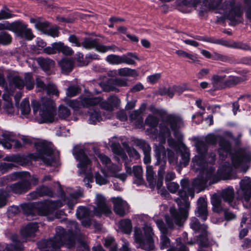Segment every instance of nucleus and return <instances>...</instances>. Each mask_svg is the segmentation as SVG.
I'll return each instance as SVG.
<instances>
[{"mask_svg": "<svg viewBox=\"0 0 251 251\" xmlns=\"http://www.w3.org/2000/svg\"><path fill=\"white\" fill-rule=\"evenodd\" d=\"M97 56L96 55L88 54L84 58L83 54L78 52L75 54V59L77 61L78 66H83L88 65L89 62V59H97Z\"/></svg>", "mask_w": 251, "mask_h": 251, "instance_id": "33", "label": "nucleus"}, {"mask_svg": "<svg viewBox=\"0 0 251 251\" xmlns=\"http://www.w3.org/2000/svg\"><path fill=\"white\" fill-rule=\"evenodd\" d=\"M118 75L121 76H130L137 75L135 70L128 68H123L118 70Z\"/></svg>", "mask_w": 251, "mask_h": 251, "instance_id": "48", "label": "nucleus"}, {"mask_svg": "<svg viewBox=\"0 0 251 251\" xmlns=\"http://www.w3.org/2000/svg\"><path fill=\"white\" fill-rule=\"evenodd\" d=\"M213 60L216 61H221L224 62H229L231 61L230 57L217 52H213Z\"/></svg>", "mask_w": 251, "mask_h": 251, "instance_id": "56", "label": "nucleus"}, {"mask_svg": "<svg viewBox=\"0 0 251 251\" xmlns=\"http://www.w3.org/2000/svg\"><path fill=\"white\" fill-rule=\"evenodd\" d=\"M14 33L17 36L24 38L27 40H31L34 37L31 29L28 28L27 25L22 21H17Z\"/></svg>", "mask_w": 251, "mask_h": 251, "instance_id": "19", "label": "nucleus"}, {"mask_svg": "<svg viewBox=\"0 0 251 251\" xmlns=\"http://www.w3.org/2000/svg\"><path fill=\"white\" fill-rule=\"evenodd\" d=\"M144 234L139 227H135L134 231V241L137 244V247L144 250L150 251L154 248L152 239L153 233L151 227L145 224L143 227Z\"/></svg>", "mask_w": 251, "mask_h": 251, "instance_id": "9", "label": "nucleus"}, {"mask_svg": "<svg viewBox=\"0 0 251 251\" xmlns=\"http://www.w3.org/2000/svg\"><path fill=\"white\" fill-rule=\"evenodd\" d=\"M4 103L3 108L4 111L8 114H13L15 108L12 103V99L9 96L3 95Z\"/></svg>", "mask_w": 251, "mask_h": 251, "instance_id": "36", "label": "nucleus"}, {"mask_svg": "<svg viewBox=\"0 0 251 251\" xmlns=\"http://www.w3.org/2000/svg\"><path fill=\"white\" fill-rule=\"evenodd\" d=\"M21 113L23 116L26 117L30 112L29 102L28 100L25 99L21 104Z\"/></svg>", "mask_w": 251, "mask_h": 251, "instance_id": "53", "label": "nucleus"}, {"mask_svg": "<svg viewBox=\"0 0 251 251\" xmlns=\"http://www.w3.org/2000/svg\"><path fill=\"white\" fill-rule=\"evenodd\" d=\"M38 229V226L37 223H31L21 229V233L22 237L27 240L32 238L35 236V232Z\"/></svg>", "mask_w": 251, "mask_h": 251, "instance_id": "23", "label": "nucleus"}, {"mask_svg": "<svg viewBox=\"0 0 251 251\" xmlns=\"http://www.w3.org/2000/svg\"><path fill=\"white\" fill-rule=\"evenodd\" d=\"M82 196V193L80 190L73 193H70L64 201L66 202L68 207L72 209L77 202V200Z\"/></svg>", "mask_w": 251, "mask_h": 251, "instance_id": "29", "label": "nucleus"}, {"mask_svg": "<svg viewBox=\"0 0 251 251\" xmlns=\"http://www.w3.org/2000/svg\"><path fill=\"white\" fill-rule=\"evenodd\" d=\"M223 46L228 48L239 49L245 50H251V48L246 43L230 40H224Z\"/></svg>", "mask_w": 251, "mask_h": 251, "instance_id": "28", "label": "nucleus"}, {"mask_svg": "<svg viewBox=\"0 0 251 251\" xmlns=\"http://www.w3.org/2000/svg\"><path fill=\"white\" fill-rule=\"evenodd\" d=\"M77 218L81 220L82 225L85 227H88L90 226L91 222L89 218L90 212L85 207H79L78 208L76 213Z\"/></svg>", "mask_w": 251, "mask_h": 251, "instance_id": "22", "label": "nucleus"}, {"mask_svg": "<svg viewBox=\"0 0 251 251\" xmlns=\"http://www.w3.org/2000/svg\"><path fill=\"white\" fill-rule=\"evenodd\" d=\"M140 145L141 148H143L144 157V162L145 164H148L151 162V156L150 152L151 151V148L148 144L146 143L144 141H140Z\"/></svg>", "mask_w": 251, "mask_h": 251, "instance_id": "40", "label": "nucleus"}, {"mask_svg": "<svg viewBox=\"0 0 251 251\" xmlns=\"http://www.w3.org/2000/svg\"><path fill=\"white\" fill-rule=\"evenodd\" d=\"M247 78L245 76L239 77L237 76L229 75L225 79L224 86L226 87H231L245 81Z\"/></svg>", "mask_w": 251, "mask_h": 251, "instance_id": "30", "label": "nucleus"}, {"mask_svg": "<svg viewBox=\"0 0 251 251\" xmlns=\"http://www.w3.org/2000/svg\"><path fill=\"white\" fill-rule=\"evenodd\" d=\"M226 78V75H215L212 76L211 83L214 90L225 87L224 81Z\"/></svg>", "mask_w": 251, "mask_h": 251, "instance_id": "31", "label": "nucleus"}, {"mask_svg": "<svg viewBox=\"0 0 251 251\" xmlns=\"http://www.w3.org/2000/svg\"><path fill=\"white\" fill-rule=\"evenodd\" d=\"M82 102L84 105L87 107L100 104L101 107L107 111H112L113 109V106L110 103L106 101H102V99L99 97L94 98L92 97L91 98H86L83 100Z\"/></svg>", "mask_w": 251, "mask_h": 251, "instance_id": "21", "label": "nucleus"}, {"mask_svg": "<svg viewBox=\"0 0 251 251\" xmlns=\"http://www.w3.org/2000/svg\"><path fill=\"white\" fill-rule=\"evenodd\" d=\"M197 39L211 43L223 45L224 40L215 39L213 37H207L205 36L198 37Z\"/></svg>", "mask_w": 251, "mask_h": 251, "instance_id": "59", "label": "nucleus"}, {"mask_svg": "<svg viewBox=\"0 0 251 251\" xmlns=\"http://www.w3.org/2000/svg\"><path fill=\"white\" fill-rule=\"evenodd\" d=\"M99 52L105 53L109 50L112 51H120V50L115 45L104 46L100 44V46L98 48Z\"/></svg>", "mask_w": 251, "mask_h": 251, "instance_id": "58", "label": "nucleus"}, {"mask_svg": "<svg viewBox=\"0 0 251 251\" xmlns=\"http://www.w3.org/2000/svg\"><path fill=\"white\" fill-rule=\"evenodd\" d=\"M236 4L241 5L245 12L247 24L251 27V0H239Z\"/></svg>", "mask_w": 251, "mask_h": 251, "instance_id": "26", "label": "nucleus"}, {"mask_svg": "<svg viewBox=\"0 0 251 251\" xmlns=\"http://www.w3.org/2000/svg\"><path fill=\"white\" fill-rule=\"evenodd\" d=\"M194 141L198 154L193 158L192 167L196 172L201 170V177L206 182L209 180L210 184L216 182L219 177H222L231 171L229 164H226V163L223 166V168L220 169L221 172H218L217 175L215 174L213 167L207 166L205 168L207 163H212L215 161V154L213 152L206 153L207 147L203 139L196 138Z\"/></svg>", "mask_w": 251, "mask_h": 251, "instance_id": "2", "label": "nucleus"}, {"mask_svg": "<svg viewBox=\"0 0 251 251\" xmlns=\"http://www.w3.org/2000/svg\"><path fill=\"white\" fill-rule=\"evenodd\" d=\"M142 109L144 110L145 106L143 105V107H141L140 109L133 111L130 115V119L131 121L138 120L141 123H142L143 119L140 117V115L142 112Z\"/></svg>", "mask_w": 251, "mask_h": 251, "instance_id": "57", "label": "nucleus"}, {"mask_svg": "<svg viewBox=\"0 0 251 251\" xmlns=\"http://www.w3.org/2000/svg\"><path fill=\"white\" fill-rule=\"evenodd\" d=\"M154 172L153 171L152 166H147L146 170L147 180L151 187H153L154 184Z\"/></svg>", "mask_w": 251, "mask_h": 251, "instance_id": "52", "label": "nucleus"}, {"mask_svg": "<svg viewBox=\"0 0 251 251\" xmlns=\"http://www.w3.org/2000/svg\"><path fill=\"white\" fill-rule=\"evenodd\" d=\"M95 180L96 183L100 185H104L108 182L107 176L102 170L101 174L99 173H97L95 174Z\"/></svg>", "mask_w": 251, "mask_h": 251, "instance_id": "47", "label": "nucleus"}, {"mask_svg": "<svg viewBox=\"0 0 251 251\" xmlns=\"http://www.w3.org/2000/svg\"><path fill=\"white\" fill-rule=\"evenodd\" d=\"M96 206L93 208V214L97 217L102 215L108 216L112 213L111 208L106 202L105 198L100 194H97L95 201Z\"/></svg>", "mask_w": 251, "mask_h": 251, "instance_id": "16", "label": "nucleus"}, {"mask_svg": "<svg viewBox=\"0 0 251 251\" xmlns=\"http://www.w3.org/2000/svg\"><path fill=\"white\" fill-rule=\"evenodd\" d=\"M220 197L225 201L230 204L234 198V191L232 187H228L223 189L220 193Z\"/></svg>", "mask_w": 251, "mask_h": 251, "instance_id": "32", "label": "nucleus"}, {"mask_svg": "<svg viewBox=\"0 0 251 251\" xmlns=\"http://www.w3.org/2000/svg\"><path fill=\"white\" fill-rule=\"evenodd\" d=\"M81 45L87 50L94 48L99 52L98 48L100 46V44L97 42V40L85 38L81 43Z\"/></svg>", "mask_w": 251, "mask_h": 251, "instance_id": "37", "label": "nucleus"}, {"mask_svg": "<svg viewBox=\"0 0 251 251\" xmlns=\"http://www.w3.org/2000/svg\"><path fill=\"white\" fill-rule=\"evenodd\" d=\"M45 34L52 37H56L58 36L59 35L58 27L55 25L50 27L48 28Z\"/></svg>", "mask_w": 251, "mask_h": 251, "instance_id": "62", "label": "nucleus"}, {"mask_svg": "<svg viewBox=\"0 0 251 251\" xmlns=\"http://www.w3.org/2000/svg\"><path fill=\"white\" fill-rule=\"evenodd\" d=\"M139 60L138 56L134 53L128 52L121 56V64L125 63L127 65H135V60Z\"/></svg>", "mask_w": 251, "mask_h": 251, "instance_id": "38", "label": "nucleus"}, {"mask_svg": "<svg viewBox=\"0 0 251 251\" xmlns=\"http://www.w3.org/2000/svg\"><path fill=\"white\" fill-rule=\"evenodd\" d=\"M111 200L115 213L120 216H124L129 209V205L126 201L120 197L112 198Z\"/></svg>", "mask_w": 251, "mask_h": 251, "instance_id": "20", "label": "nucleus"}, {"mask_svg": "<svg viewBox=\"0 0 251 251\" xmlns=\"http://www.w3.org/2000/svg\"><path fill=\"white\" fill-rule=\"evenodd\" d=\"M155 156L157 158L156 164L160 165L158 172V180L156 186L158 189L161 188L163 185L164 175L165 173V164L166 161V151L164 147L162 145L155 146Z\"/></svg>", "mask_w": 251, "mask_h": 251, "instance_id": "13", "label": "nucleus"}, {"mask_svg": "<svg viewBox=\"0 0 251 251\" xmlns=\"http://www.w3.org/2000/svg\"><path fill=\"white\" fill-rule=\"evenodd\" d=\"M15 241V245L14 247L13 245H7L5 248L0 245V251H13L14 250L17 251H21L23 250L21 244L20 243H17L16 240L13 239Z\"/></svg>", "mask_w": 251, "mask_h": 251, "instance_id": "49", "label": "nucleus"}, {"mask_svg": "<svg viewBox=\"0 0 251 251\" xmlns=\"http://www.w3.org/2000/svg\"><path fill=\"white\" fill-rule=\"evenodd\" d=\"M218 139H220L219 143L220 149L219 150L220 156H226L230 150V145L227 141L222 139L219 136H216L214 134L210 133L208 134L205 137V142L208 144H215Z\"/></svg>", "mask_w": 251, "mask_h": 251, "instance_id": "17", "label": "nucleus"}, {"mask_svg": "<svg viewBox=\"0 0 251 251\" xmlns=\"http://www.w3.org/2000/svg\"><path fill=\"white\" fill-rule=\"evenodd\" d=\"M199 4H200V0H179L178 2L179 10L183 12L187 11L182 9L183 7H196Z\"/></svg>", "mask_w": 251, "mask_h": 251, "instance_id": "35", "label": "nucleus"}, {"mask_svg": "<svg viewBox=\"0 0 251 251\" xmlns=\"http://www.w3.org/2000/svg\"><path fill=\"white\" fill-rule=\"evenodd\" d=\"M159 122L158 118L155 116L149 115L145 120V124L151 127V130L155 134L156 129Z\"/></svg>", "mask_w": 251, "mask_h": 251, "instance_id": "42", "label": "nucleus"}, {"mask_svg": "<svg viewBox=\"0 0 251 251\" xmlns=\"http://www.w3.org/2000/svg\"><path fill=\"white\" fill-rule=\"evenodd\" d=\"M190 226L195 231H201V232L203 233V235H201L199 237V243H200V239L201 240H203L204 237L207 238L206 233L205 232L206 229H207V226L205 225H200L199 221L196 218L193 217L191 218Z\"/></svg>", "mask_w": 251, "mask_h": 251, "instance_id": "27", "label": "nucleus"}, {"mask_svg": "<svg viewBox=\"0 0 251 251\" xmlns=\"http://www.w3.org/2000/svg\"><path fill=\"white\" fill-rule=\"evenodd\" d=\"M37 61L44 70H48L54 66L53 60L48 58H39Z\"/></svg>", "mask_w": 251, "mask_h": 251, "instance_id": "46", "label": "nucleus"}, {"mask_svg": "<svg viewBox=\"0 0 251 251\" xmlns=\"http://www.w3.org/2000/svg\"><path fill=\"white\" fill-rule=\"evenodd\" d=\"M106 61L112 65H118L121 64V56L110 54L107 56Z\"/></svg>", "mask_w": 251, "mask_h": 251, "instance_id": "54", "label": "nucleus"}, {"mask_svg": "<svg viewBox=\"0 0 251 251\" xmlns=\"http://www.w3.org/2000/svg\"><path fill=\"white\" fill-rule=\"evenodd\" d=\"M89 122L92 124H96L100 121H103L110 118V116H105L104 115H101L99 113V111L96 109L91 112H89Z\"/></svg>", "mask_w": 251, "mask_h": 251, "instance_id": "34", "label": "nucleus"}, {"mask_svg": "<svg viewBox=\"0 0 251 251\" xmlns=\"http://www.w3.org/2000/svg\"><path fill=\"white\" fill-rule=\"evenodd\" d=\"M0 136L2 137L1 144L3 147L7 149H11L12 145L10 142L15 141L17 138L16 135L13 132L5 131L1 132Z\"/></svg>", "mask_w": 251, "mask_h": 251, "instance_id": "25", "label": "nucleus"}, {"mask_svg": "<svg viewBox=\"0 0 251 251\" xmlns=\"http://www.w3.org/2000/svg\"><path fill=\"white\" fill-rule=\"evenodd\" d=\"M119 228L122 232L129 234L132 229V225L130 220L125 219L121 220L118 223Z\"/></svg>", "mask_w": 251, "mask_h": 251, "instance_id": "41", "label": "nucleus"}, {"mask_svg": "<svg viewBox=\"0 0 251 251\" xmlns=\"http://www.w3.org/2000/svg\"><path fill=\"white\" fill-rule=\"evenodd\" d=\"M17 178L23 179V180L7 187V188L8 189H10L11 191L16 194H20L30 188V175L29 173L26 172H16L13 173L10 178L11 180Z\"/></svg>", "mask_w": 251, "mask_h": 251, "instance_id": "12", "label": "nucleus"}, {"mask_svg": "<svg viewBox=\"0 0 251 251\" xmlns=\"http://www.w3.org/2000/svg\"><path fill=\"white\" fill-rule=\"evenodd\" d=\"M70 115L69 109L64 106H61L59 108V116L62 119H65Z\"/></svg>", "mask_w": 251, "mask_h": 251, "instance_id": "63", "label": "nucleus"}, {"mask_svg": "<svg viewBox=\"0 0 251 251\" xmlns=\"http://www.w3.org/2000/svg\"><path fill=\"white\" fill-rule=\"evenodd\" d=\"M233 165L246 171L248 168L247 164L251 161V153L249 150L240 149L231 155Z\"/></svg>", "mask_w": 251, "mask_h": 251, "instance_id": "14", "label": "nucleus"}, {"mask_svg": "<svg viewBox=\"0 0 251 251\" xmlns=\"http://www.w3.org/2000/svg\"><path fill=\"white\" fill-rule=\"evenodd\" d=\"M59 64L64 73H68L72 71L74 63L72 60L64 58L59 62Z\"/></svg>", "mask_w": 251, "mask_h": 251, "instance_id": "39", "label": "nucleus"}, {"mask_svg": "<svg viewBox=\"0 0 251 251\" xmlns=\"http://www.w3.org/2000/svg\"><path fill=\"white\" fill-rule=\"evenodd\" d=\"M177 242L176 248L171 247L167 251H188L187 248L185 246L186 242L184 241L183 243L181 242L180 238H177L176 240Z\"/></svg>", "mask_w": 251, "mask_h": 251, "instance_id": "55", "label": "nucleus"}, {"mask_svg": "<svg viewBox=\"0 0 251 251\" xmlns=\"http://www.w3.org/2000/svg\"><path fill=\"white\" fill-rule=\"evenodd\" d=\"M37 195L39 196H43L44 195L50 196L52 195V192L49 188L44 186L38 188L35 193H33L31 194V196L33 199H35Z\"/></svg>", "mask_w": 251, "mask_h": 251, "instance_id": "45", "label": "nucleus"}, {"mask_svg": "<svg viewBox=\"0 0 251 251\" xmlns=\"http://www.w3.org/2000/svg\"><path fill=\"white\" fill-rule=\"evenodd\" d=\"M200 248L199 251H211V250L207 248L208 246L207 238L204 237L203 240L200 239V243H199Z\"/></svg>", "mask_w": 251, "mask_h": 251, "instance_id": "64", "label": "nucleus"}, {"mask_svg": "<svg viewBox=\"0 0 251 251\" xmlns=\"http://www.w3.org/2000/svg\"><path fill=\"white\" fill-rule=\"evenodd\" d=\"M17 24V21H16L12 23H9L8 22L0 23V30H8L14 32Z\"/></svg>", "mask_w": 251, "mask_h": 251, "instance_id": "51", "label": "nucleus"}, {"mask_svg": "<svg viewBox=\"0 0 251 251\" xmlns=\"http://www.w3.org/2000/svg\"><path fill=\"white\" fill-rule=\"evenodd\" d=\"M167 217L171 218L172 216L170 214V216H166L165 217V221H166V218ZM185 221H183L182 225L180 226L176 225V224L174 225L173 228H171L168 225V224L167 223V222H166L167 227L165 225L164 222L162 220H157L155 221V223L159 229L161 235L160 236V248L162 250H164L165 249H166L170 246V240L169 238V237L167 236V235L169 234V229H170L171 230L175 228L176 226H181L183 225L184 222Z\"/></svg>", "mask_w": 251, "mask_h": 251, "instance_id": "15", "label": "nucleus"}, {"mask_svg": "<svg viewBox=\"0 0 251 251\" xmlns=\"http://www.w3.org/2000/svg\"><path fill=\"white\" fill-rule=\"evenodd\" d=\"M11 37L9 34L2 32L0 33V43L3 45H7L11 42Z\"/></svg>", "mask_w": 251, "mask_h": 251, "instance_id": "60", "label": "nucleus"}, {"mask_svg": "<svg viewBox=\"0 0 251 251\" xmlns=\"http://www.w3.org/2000/svg\"><path fill=\"white\" fill-rule=\"evenodd\" d=\"M206 183L205 179L201 176L195 178L191 185L187 179H184L181 181L182 189L178 192L179 198L175 200L178 206V209L171 207L170 213L172 217L166 218V222L169 227L173 228L175 224L180 226L187 219L190 209V203L187 201L188 197L193 198L195 195L194 189L202 187Z\"/></svg>", "mask_w": 251, "mask_h": 251, "instance_id": "1", "label": "nucleus"}, {"mask_svg": "<svg viewBox=\"0 0 251 251\" xmlns=\"http://www.w3.org/2000/svg\"><path fill=\"white\" fill-rule=\"evenodd\" d=\"M112 150L115 154V158L118 161L120 159L126 160L127 157L120 145L113 146Z\"/></svg>", "mask_w": 251, "mask_h": 251, "instance_id": "43", "label": "nucleus"}, {"mask_svg": "<svg viewBox=\"0 0 251 251\" xmlns=\"http://www.w3.org/2000/svg\"><path fill=\"white\" fill-rule=\"evenodd\" d=\"M69 233H67L60 226L56 228V235L49 241L42 240L38 243L41 251H56L66 242L68 248H71L75 244L74 238L79 233L77 224L73 221L70 224Z\"/></svg>", "mask_w": 251, "mask_h": 251, "instance_id": "4", "label": "nucleus"}, {"mask_svg": "<svg viewBox=\"0 0 251 251\" xmlns=\"http://www.w3.org/2000/svg\"><path fill=\"white\" fill-rule=\"evenodd\" d=\"M15 14L7 7H4L0 10V21L11 19L15 17Z\"/></svg>", "mask_w": 251, "mask_h": 251, "instance_id": "50", "label": "nucleus"}, {"mask_svg": "<svg viewBox=\"0 0 251 251\" xmlns=\"http://www.w3.org/2000/svg\"><path fill=\"white\" fill-rule=\"evenodd\" d=\"M37 152L30 153L27 156L21 157L13 155L8 157L10 161L17 162L24 166L29 163L31 160H42L47 165H52L55 163V159L52 150V145L47 141H39L35 143Z\"/></svg>", "mask_w": 251, "mask_h": 251, "instance_id": "5", "label": "nucleus"}, {"mask_svg": "<svg viewBox=\"0 0 251 251\" xmlns=\"http://www.w3.org/2000/svg\"><path fill=\"white\" fill-rule=\"evenodd\" d=\"M31 104L34 114L36 115L39 112L41 123H51L54 121L55 105L52 100L43 98L40 102L33 100Z\"/></svg>", "mask_w": 251, "mask_h": 251, "instance_id": "8", "label": "nucleus"}, {"mask_svg": "<svg viewBox=\"0 0 251 251\" xmlns=\"http://www.w3.org/2000/svg\"><path fill=\"white\" fill-rule=\"evenodd\" d=\"M63 204L60 201H46L40 202L36 207L38 214L41 216L47 217L49 220H52L54 218H64L65 214L64 211L59 210L55 212L56 209L62 206Z\"/></svg>", "mask_w": 251, "mask_h": 251, "instance_id": "10", "label": "nucleus"}, {"mask_svg": "<svg viewBox=\"0 0 251 251\" xmlns=\"http://www.w3.org/2000/svg\"><path fill=\"white\" fill-rule=\"evenodd\" d=\"M7 80L8 91H13L15 88L21 90L25 86L27 90H30L33 88L34 85L32 76L29 73L25 74L24 80L15 73H10L7 76Z\"/></svg>", "mask_w": 251, "mask_h": 251, "instance_id": "11", "label": "nucleus"}, {"mask_svg": "<svg viewBox=\"0 0 251 251\" xmlns=\"http://www.w3.org/2000/svg\"><path fill=\"white\" fill-rule=\"evenodd\" d=\"M185 124L182 118L177 115L170 114L166 116L159 125V132L155 134V138H158L160 144L162 145L165 142L166 138L171 135V130L174 131V134L177 138L182 137L181 133L179 131L180 129L183 128Z\"/></svg>", "mask_w": 251, "mask_h": 251, "instance_id": "6", "label": "nucleus"}, {"mask_svg": "<svg viewBox=\"0 0 251 251\" xmlns=\"http://www.w3.org/2000/svg\"><path fill=\"white\" fill-rule=\"evenodd\" d=\"M85 149L81 146H76L73 150V154L75 158L79 161L77 166L79 175H84V181L87 187H91L89 182L93 181V177L89 165L93 160L91 156L88 157Z\"/></svg>", "mask_w": 251, "mask_h": 251, "instance_id": "7", "label": "nucleus"}, {"mask_svg": "<svg viewBox=\"0 0 251 251\" xmlns=\"http://www.w3.org/2000/svg\"><path fill=\"white\" fill-rule=\"evenodd\" d=\"M207 201L203 198H200L197 203V208L196 212L198 213V216L202 220L205 221L208 216Z\"/></svg>", "mask_w": 251, "mask_h": 251, "instance_id": "24", "label": "nucleus"}, {"mask_svg": "<svg viewBox=\"0 0 251 251\" xmlns=\"http://www.w3.org/2000/svg\"><path fill=\"white\" fill-rule=\"evenodd\" d=\"M237 193L240 198L248 202L251 198V180L250 177L246 176L240 182V188Z\"/></svg>", "mask_w": 251, "mask_h": 251, "instance_id": "18", "label": "nucleus"}, {"mask_svg": "<svg viewBox=\"0 0 251 251\" xmlns=\"http://www.w3.org/2000/svg\"><path fill=\"white\" fill-rule=\"evenodd\" d=\"M86 98H91V94L86 92V96L80 98L81 102L78 100H70L68 102V104L70 107L74 109L79 108L81 106L87 107L84 105L82 102L83 100Z\"/></svg>", "mask_w": 251, "mask_h": 251, "instance_id": "44", "label": "nucleus"}, {"mask_svg": "<svg viewBox=\"0 0 251 251\" xmlns=\"http://www.w3.org/2000/svg\"><path fill=\"white\" fill-rule=\"evenodd\" d=\"M200 0V4L209 9L216 10L229 20L232 24L236 25L243 21V9L240 4H236L235 0Z\"/></svg>", "mask_w": 251, "mask_h": 251, "instance_id": "3", "label": "nucleus"}, {"mask_svg": "<svg viewBox=\"0 0 251 251\" xmlns=\"http://www.w3.org/2000/svg\"><path fill=\"white\" fill-rule=\"evenodd\" d=\"M220 198V196L218 197L217 196H213L211 198V203L215 208H216V211L218 212H219L222 209Z\"/></svg>", "mask_w": 251, "mask_h": 251, "instance_id": "61", "label": "nucleus"}]
</instances>
